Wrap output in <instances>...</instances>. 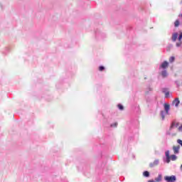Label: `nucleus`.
Segmentation results:
<instances>
[{"instance_id": "ddd939ff", "label": "nucleus", "mask_w": 182, "mask_h": 182, "mask_svg": "<svg viewBox=\"0 0 182 182\" xmlns=\"http://www.w3.org/2000/svg\"><path fill=\"white\" fill-rule=\"evenodd\" d=\"M159 181H160V176H159L157 178H156L155 181L149 180L148 182H159Z\"/></svg>"}, {"instance_id": "dca6fc26", "label": "nucleus", "mask_w": 182, "mask_h": 182, "mask_svg": "<svg viewBox=\"0 0 182 182\" xmlns=\"http://www.w3.org/2000/svg\"><path fill=\"white\" fill-rule=\"evenodd\" d=\"M118 108L119 109V110H123L124 108L123 107V105H118Z\"/></svg>"}, {"instance_id": "423d86ee", "label": "nucleus", "mask_w": 182, "mask_h": 182, "mask_svg": "<svg viewBox=\"0 0 182 182\" xmlns=\"http://www.w3.org/2000/svg\"><path fill=\"white\" fill-rule=\"evenodd\" d=\"M173 106H175L176 107H178V105H180V100L178 98H176L173 102H172Z\"/></svg>"}, {"instance_id": "f257e3e1", "label": "nucleus", "mask_w": 182, "mask_h": 182, "mask_svg": "<svg viewBox=\"0 0 182 182\" xmlns=\"http://www.w3.org/2000/svg\"><path fill=\"white\" fill-rule=\"evenodd\" d=\"M165 155H166V159H165V161L166 163H170L171 160H172V161H176V160H177V156L176 155H171L170 156V151H166L165 152Z\"/></svg>"}, {"instance_id": "1a4fd4ad", "label": "nucleus", "mask_w": 182, "mask_h": 182, "mask_svg": "<svg viewBox=\"0 0 182 182\" xmlns=\"http://www.w3.org/2000/svg\"><path fill=\"white\" fill-rule=\"evenodd\" d=\"M175 60H176V58L174 56H171L168 59V61L170 63H173Z\"/></svg>"}, {"instance_id": "20e7f679", "label": "nucleus", "mask_w": 182, "mask_h": 182, "mask_svg": "<svg viewBox=\"0 0 182 182\" xmlns=\"http://www.w3.org/2000/svg\"><path fill=\"white\" fill-rule=\"evenodd\" d=\"M168 68V62L164 61L161 65V70H167V68Z\"/></svg>"}, {"instance_id": "aec40b11", "label": "nucleus", "mask_w": 182, "mask_h": 182, "mask_svg": "<svg viewBox=\"0 0 182 182\" xmlns=\"http://www.w3.org/2000/svg\"><path fill=\"white\" fill-rule=\"evenodd\" d=\"M179 130H180V132H182V124L181 127H179Z\"/></svg>"}, {"instance_id": "6ab92c4d", "label": "nucleus", "mask_w": 182, "mask_h": 182, "mask_svg": "<svg viewBox=\"0 0 182 182\" xmlns=\"http://www.w3.org/2000/svg\"><path fill=\"white\" fill-rule=\"evenodd\" d=\"M181 39H182V33H181V34L179 35L178 38V41H181Z\"/></svg>"}, {"instance_id": "6e6552de", "label": "nucleus", "mask_w": 182, "mask_h": 182, "mask_svg": "<svg viewBox=\"0 0 182 182\" xmlns=\"http://www.w3.org/2000/svg\"><path fill=\"white\" fill-rule=\"evenodd\" d=\"M178 38V33H174L172 34V41L173 42H176L177 41V38Z\"/></svg>"}, {"instance_id": "4be33fe9", "label": "nucleus", "mask_w": 182, "mask_h": 182, "mask_svg": "<svg viewBox=\"0 0 182 182\" xmlns=\"http://www.w3.org/2000/svg\"><path fill=\"white\" fill-rule=\"evenodd\" d=\"M180 169L182 171V165H181Z\"/></svg>"}, {"instance_id": "39448f33", "label": "nucleus", "mask_w": 182, "mask_h": 182, "mask_svg": "<svg viewBox=\"0 0 182 182\" xmlns=\"http://www.w3.org/2000/svg\"><path fill=\"white\" fill-rule=\"evenodd\" d=\"M173 153L174 154H178V153H180V146H173Z\"/></svg>"}, {"instance_id": "a211bd4d", "label": "nucleus", "mask_w": 182, "mask_h": 182, "mask_svg": "<svg viewBox=\"0 0 182 182\" xmlns=\"http://www.w3.org/2000/svg\"><path fill=\"white\" fill-rule=\"evenodd\" d=\"M177 143L182 146V140L181 139H178Z\"/></svg>"}, {"instance_id": "f03ea898", "label": "nucleus", "mask_w": 182, "mask_h": 182, "mask_svg": "<svg viewBox=\"0 0 182 182\" xmlns=\"http://www.w3.org/2000/svg\"><path fill=\"white\" fill-rule=\"evenodd\" d=\"M164 108L165 111H162L161 112V116L162 120H164V119H166V117L167 116V114H168V110H170V105L164 104Z\"/></svg>"}, {"instance_id": "2eb2a0df", "label": "nucleus", "mask_w": 182, "mask_h": 182, "mask_svg": "<svg viewBox=\"0 0 182 182\" xmlns=\"http://www.w3.org/2000/svg\"><path fill=\"white\" fill-rule=\"evenodd\" d=\"M99 70H100V72H103V70H105V67H103V66H100Z\"/></svg>"}, {"instance_id": "9d476101", "label": "nucleus", "mask_w": 182, "mask_h": 182, "mask_svg": "<svg viewBox=\"0 0 182 182\" xmlns=\"http://www.w3.org/2000/svg\"><path fill=\"white\" fill-rule=\"evenodd\" d=\"M143 176L144 177H149L150 176V173L147 171H145L144 173H143Z\"/></svg>"}, {"instance_id": "4468645a", "label": "nucleus", "mask_w": 182, "mask_h": 182, "mask_svg": "<svg viewBox=\"0 0 182 182\" xmlns=\"http://www.w3.org/2000/svg\"><path fill=\"white\" fill-rule=\"evenodd\" d=\"M182 45V41L181 40V41H178V42L176 43V47L177 48H180V46H181Z\"/></svg>"}, {"instance_id": "412c9836", "label": "nucleus", "mask_w": 182, "mask_h": 182, "mask_svg": "<svg viewBox=\"0 0 182 182\" xmlns=\"http://www.w3.org/2000/svg\"><path fill=\"white\" fill-rule=\"evenodd\" d=\"M173 127H174V124H173L171 126L170 129L171 130V129H173Z\"/></svg>"}, {"instance_id": "0eeeda50", "label": "nucleus", "mask_w": 182, "mask_h": 182, "mask_svg": "<svg viewBox=\"0 0 182 182\" xmlns=\"http://www.w3.org/2000/svg\"><path fill=\"white\" fill-rule=\"evenodd\" d=\"M161 75L162 77H167L168 73H167V70H161Z\"/></svg>"}, {"instance_id": "7ed1b4c3", "label": "nucleus", "mask_w": 182, "mask_h": 182, "mask_svg": "<svg viewBox=\"0 0 182 182\" xmlns=\"http://www.w3.org/2000/svg\"><path fill=\"white\" fill-rule=\"evenodd\" d=\"M164 180L167 182H174L177 178H176V176H165Z\"/></svg>"}, {"instance_id": "f8f14e48", "label": "nucleus", "mask_w": 182, "mask_h": 182, "mask_svg": "<svg viewBox=\"0 0 182 182\" xmlns=\"http://www.w3.org/2000/svg\"><path fill=\"white\" fill-rule=\"evenodd\" d=\"M163 93H165V97H170V92L168 91H164L163 90Z\"/></svg>"}, {"instance_id": "f3484780", "label": "nucleus", "mask_w": 182, "mask_h": 182, "mask_svg": "<svg viewBox=\"0 0 182 182\" xmlns=\"http://www.w3.org/2000/svg\"><path fill=\"white\" fill-rule=\"evenodd\" d=\"M111 127H117V122L111 124Z\"/></svg>"}, {"instance_id": "9b49d317", "label": "nucleus", "mask_w": 182, "mask_h": 182, "mask_svg": "<svg viewBox=\"0 0 182 182\" xmlns=\"http://www.w3.org/2000/svg\"><path fill=\"white\" fill-rule=\"evenodd\" d=\"M174 26H175L176 28H178V26H180V21L176 20V21L174 22Z\"/></svg>"}]
</instances>
